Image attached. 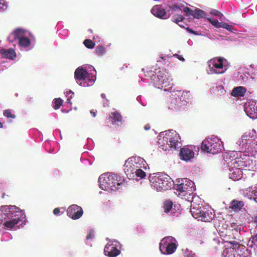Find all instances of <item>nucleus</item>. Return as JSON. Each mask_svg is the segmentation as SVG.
Instances as JSON below:
<instances>
[{
	"mask_svg": "<svg viewBox=\"0 0 257 257\" xmlns=\"http://www.w3.org/2000/svg\"><path fill=\"white\" fill-rule=\"evenodd\" d=\"M95 52L97 55L101 56L105 53L106 49L102 46H98L96 48Z\"/></svg>",
	"mask_w": 257,
	"mask_h": 257,
	"instance_id": "35",
	"label": "nucleus"
},
{
	"mask_svg": "<svg viewBox=\"0 0 257 257\" xmlns=\"http://www.w3.org/2000/svg\"><path fill=\"white\" fill-rule=\"evenodd\" d=\"M90 113L92 114L93 117H95L96 116V113L92 110L90 111Z\"/></svg>",
	"mask_w": 257,
	"mask_h": 257,
	"instance_id": "52",
	"label": "nucleus"
},
{
	"mask_svg": "<svg viewBox=\"0 0 257 257\" xmlns=\"http://www.w3.org/2000/svg\"><path fill=\"white\" fill-rule=\"evenodd\" d=\"M25 221L24 213L16 206H3L0 208V224L5 228L11 229L20 227Z\"/></svg>",
	"mask_w": 257,
	"mask_h": 257,
	"instance_id": "1",
	"label": "nucleus"
},
{
	"mask_svg": "<svg viewBox=\"0 0 257 257\" xmlns=\"http://www.w3.org/2000/svg\"><path fill=\"white\" fill-rule=\"evenodd\" d=\"M3 127V123L0 122V128H2Z\"/></svg>",
	"mask_w": 257,
	"mask_h": 257,
	"instance_id": "55",
	"label": "nucleus"
},
{
	"mask_svg": "<svg viewBox=\"0 0 257 257\" xmlns=\"http://www.w3.org/2000/svg\"><path fill=\"white\" fill-rule=\"evenodd\" d=\"M228 165L229 169V176L230 179L234 181L238 180L242 177V168H238L239 166H231V160H229L228 161H225Z\"/></svg>",
	"mask_w": 257,
	"mask_h": 257,
	"instance_id": "18",
	"label": "nucleus"
},
{
	"mask_svg": "<svg viewBox=\"0 0 257 257\" xmlns=\"http://www.w3.org/2000/svg\"><path fill=\"white\" fill-rule=\"evenodd\" d=\"M251 236L248 240L247 245L249 247L253 248L257 251V227L250 229Z\"/></svg>",
	"mask_w": 257,
	"mask_h": 257,
	"instance_id": "22",
	"label": "nucleus"
},
{
	"mask_svg": "<svg viewBox=\"0 0 257 257\" xmlns=\"http://www.w3.org/2000/svg\"><path fill=\"white\" fill-rule=\"evenodd\" d=\"M210 13L213 16L217 17L220 21H222L224 20V17L223 15L217 10H212L210 11Z\"/></svg>",
	"mask_w": 257,
	"mask_h": 257,
	"instance_id": "36",
	"label": "nucleus"
},
{
	"mask_svg": "<svg viewBox=\"0 0 257 257\" xmlns=\"http://www.w3.org/2000/svg\"><path fill=\"white\" fill-rule=\"evenodd\" d=\"M150 128H151V126L149 124H147L145 125V126H144V129L145 130H146V131H148V130H150Z\"/></svg>",
	"mask_w": 257,
	"mask_h": 257,
	"instance_id": "50",
	"label": "nucleus"
},
{
	"mask_svg": "<svg viewBox=\"0 0 257 257\" xmlns=\"http://www.w3.org/2000/svg\"><path fill=\"white\" fill-rule=\"evenodd\" d=\"M254 223L256 224V226L255 228L257 227V216H255L254 218Z\"/></svg>",
	"mask_w": 257,
	"mask_h": 257,
	"instance_id": "51",
	"label": "nucleus"
},
{
	"mask_svg": "<svg viewBox=\"0 0 257 257\" xmlns=\"http://www.w3.org/2000/svg\"><path fill=\"white\" fill-rule=\"evenodd\" d=\"M207 72L209 74H222L229 67L227 60L223 57H215L207 62Z\"/></svg>",
	"mask_w": 257,
	"mask_h": 257,
	"instance_id": "11",
	"label": "nucleus"
},
{
	"mask_svg": "<svg viewBox=\"0 0 257 257\" xmlns=\"http://www.w3.org/2000/svg\"><path fill=\"white\" fill-rule=\"evenodd\" d=\"M83 43L87 48H90V49L93 48L95 45L94 43H93L92 42V41H91L90 40H88V39L85 40L84 41Z\"/></svg>",
	"mask_w": 257,
	"mask_h": 257,
	"instance_id": "38",
	"label": "nucleus"
},
{
	"mask_svg": "<svg viewBox=\"0 0 257 257\" xmlns=\"http://www.w3.org/2000/svg\"><path fill=\"white\" fill-rule=\"evenodd\" d=\"M54 108L55 109H57L60 108V106L62 105L63 103V100L60 98H55L54 101Z\"/></svg>",
	"mask_w": 257,
	"mask_h": 257,
	"instance_id": "37",
	"label": "nucleus"
},
{
	"mask_svg": "<svg viewBox=\"0 0 257 257\" xmlns=\"http://www.w3.org/2000/svg\"><path fill=\"white\" fill-rule=\"evenodd\" d=\"M74 94V93L71 91H69V92L67 94V102L68 103H71L70 102V99L72 97L73 95Z\"/></svg>",
	"mask_w": 257,
	"mask_h": 257,
	"instance_id": "45",
	"label": "nucleus"
},
{
	"mask_svg": "<svg viewBox=\"0 0 257 257\" xmlns=\"http://www.w3.org/2000/svg\"><path fill=\"white\" fill-rule=\"evenodd\" d=\"M204 206H200L199 205L197 206H194L192 204L190 211L193 217L201 221V217L203 216L202 211H204Z\"/></svg>",
	"mask_w": 257,
	"mask_h": 257,
	"instance_id": "23",
	"label": "nucleus"
},
{
	"mask_svg": "<svg viewBox=\"0 0 257 257\" xmlns=\"http://www.w3.org/2000/svg\"><path fill=\"white\" fill-rule=\"evenodd\" d=\"M187 103L186 100H182L181 97L174 96L169 104L168 108L173 111L178 112L184 110Z\"/></svg>",
	"mask_w": 257,
	"mask_h": 257,
	"instance_id": "16",
	"label": "nucleus"
},
{
	"mask_svg": "<svg viewBox=\"0 0 257 257\" xmlns=\"http://www.w3.org/2000/svg\"><path fill=\"white\" fill-rule=\"evenodd\" d=\"M120 244L116 241L112 240L109 241L105 245L104 249V252L106 255L110 257H115L119 254L120 251Z\"/></svg>",
	"mask_w": 257,
	"mask_h": 257,
	"instance_id": "15",
	"label": "nucleus"
},
{
	"mask_svg": "<svg viewBox=\"0 0 257 257\" xmlns=\"http://www.w3.org/2000/svg\"><path fill=\"white\" fill-rule=\"evenodd\" d=\"M173 203L171 201L167 200L165 202L164 205V211L166 213L170 212L171 214L174 213V209L172 208Z\"/></svg>",
	"mask_w": 257,
	"mask_h": 257,
	"instance_id": "32",
	"label": "nucleus"
},
{
	"mask_svg": "<svg viewBox=\"0 0 257 257\" xmlns=\"http://www.w3.org/2000/svg\"><path fill=\"white\" fill-rule=\"evenodd\" d=\"M67 215L73 219H78L83 215L82 208L75 204L70 206L67 210Z\"/></svg>",
	"mask_w": 257,
	"mask_h": 257,
	"instance_id": "20",
	"label": "nucleus"
},
{
	"mask_svg": "<svg viewBox=\"0 0 257 257\" xmlns=\"http://www.w3.org/2000/svg\"><path fill=\"white\" fill-rule=\"evenodd\" d=\"M158 139L159 147L165 151L168 150L169 148L177 150L182 146L180 136L173 130L161 133Z\"/></svg>",
	"mask_w": 257,
	"mask_h": 257,
	"instance_id": "6",
	"label": "nucleus"
},
{
	"mask_svg": "<svg viewBox=\"0 0 257 257\" xmlns=\"http://www.w3.org/2000/svg\"><path fill=\"white\" fill-rule=\"evenodd\" d=\"M0 54L2 56L5 58L13 59L16 57V52L12 49L8 50L2 49L0 50Z\"/></svg>",
	"mask_w": 257,
	"mask_h": 257,
	"instance_id": "25",
	"label": "nucleus"
},
{
	"mask_svg": "<svg viewBox=\"0 0 257 257\" xmlns=\"http://www.w3.org/2000/svg\"><path fill=\"white\" fill-rule=\"evenodd\" d=\"M173 96H177L178 97H181V99H184L187 101V99H188L190 93L189 91H183L181 92L180 91H178L174 93V94L173 95Z\"/></svg>",
	"mask_w": 257,
	"mask_h": 257,
	"instance_id": "31",
	"label": "nucleus"
},
{
	"mask_svg": "<svg viewBox=\"0 0 257 257\" xmlns=\"http://www.w3.org/2000/svg\"><path fill=\"white\" fill-rule=\"evenodd\" d=\"M148 165L145 160L140 157L128 158L124 165V171L130 179L139 181L146 176L145 172Z\"/></svg>",
	"mask_w": 257,
	"mask_h": 257,
	"instance_id": "2",
	"label": "nucleus"
},
{
	"mask_svg": "<svg viewBox=\"0 0 257 257\" xmlns=\"http://www.w3.org/2000/svg\"><path fill=\"white\" fill-rule=\"evenodd\" d=\"M191 257H193V256H191Z\"/></svg>",
	"mask_w": 257,
	"mask_h": 257,
	"instance_id": "58",
	"label": "nucleus"
},
{
	"mask_svg": "<svg viewBox=\"0 0 257 257\" xmlns=\"http://www.w3.org/2000/svg\"><path fill=\"white\" fill-rule=\"evenodd\" d=\"M239 149L245 151L251 157L257 155V135L253 129L245 132L236 143Z\"/></svg>",
	"mask_w": 257,
	"mask_h": 257,
	"instance_id": "7",
	"label": "nucleus"
},
{
	"mask_svg": "<svg viewBox=\"0 0 257 257\" xmlns=\"http://www.w3.org/2000/svg\"><path fill=\"white\" fill-rule=\"evenodd\" d=\"M203 216L201 217V221L204 222H210L214 218V214L211 211L209 210L206 208H204V211H202Z\"/></svg>",
	"mask_w": 257,
	"mask_h": 257,
	"instance_id": "27",
	"label": "nucleus"
},
{
	"mask_svg": "<svg viewBox=\"0 0 257 257\" xmlns=\"http://www.w3.org/2000/svg\"><path fill=\"white\" fill-rule=\"evenodd\" d=\"M174 189L178 192V195L184 196L186 194H190L195 190L194 183L187 178L181 179L175 184Z\"/></svg>",
	"mask_w": 257,
	"mask_h": 257,
	"instance_id": "13",
	"label": "nucleus"
},
{
	"mask_svg": "<svg viewBox=\"0 0 257 257\" xmlns=\"http://www.w3.org/2000/svg\"><path fill=\"white\" fill-rule=\"evenodd\" d=\"M101 97L102 98H105V94H103V93H102L101 94Z\"/></svg>",
	"mask_w": 257,
	"mask_h": 257,
	"instance_id": "53",
	"label": "nucleus"
},
{
	"mask_svg": "<svg viewBox=\"0 0 257 257\" xmlns=\"http://www.w3.org/2000/svg\"><path fill=\"white\" fill-rule=\"evenodd\" d=\"M145 76L150 78L153 85L158 88L169 91L172 86L170 74L162 68H151L145 72Z\"/></svg>",
	"mask_w": 257,
	"mask_h": 257,
	"instance_id": "3",
	"label": "nucleus"
},
{
	"mask_svg": "<svg viewBox=\"0 0 257 257\" xmlns=\"http://www.w3.org/2000/svg\"><path fill=\"white\" fill-rule=\"evenodd\" d=\"M244 203L241 201L234 200H232L229 205V208L235 212L239 211L243 206Z\"/></svg>",
	"mask_w": 257,
	"mask_h": 257,
	"instance_id": "28",
	"label": "nucleus"
},
{
	"mask_svg": "<svg viewBox=\"0 0 257 257\" xmlns=\"http://www.w3.org/2000/svg\"><path fill=\"white\" fill-rule=\"evenodd\" d=\"M222 257H243L239 254L233 248H225L222 252Z\"/></svg>",
	"mask_w": 257,
	"mask_h": 257,
	"instance_id": "26",
	"label": "nucleus"
},
{
	"mask_svg": "<svg viewBox=\"0 0 257 257\" xmlns=\"http://www.w3.org/2000/svg\"><path fill=\"white\" fill-rule=\"evenodd\" d=\"M151 13L155 17L161 19H167L170 17L166 10L160 5L154 6L151 10Z\"/></svg>",
	"mask_w": 257,
	"mask_h": 257,
	"instance_id": "21",
	"label": "nucleus"
},
{
	"mask_svg": "<svg viewBox=\"0 0 257 257\" xmlns=\"http://www.w3.org/2000/svg\"><path fill=\"white\" fill-rule=\"evenodd\" d=\"M244 111L252 119L257 118V101L249 100L244 104Z\"/></svg>",
	"mask_w": 257,
	"mask_h": 257,
	"instance_id": "17",
	"label": "nucleus"
},
{
	"mask_svg": "<svg viewBox=\"0 0 257 257\" xmlns=\"http://www.w3.org/2000/svg\"><path fill=\"white\" fill-rule=\"evenodd\" d=\"M246 194L249 198L253 199L257 202V185L247 188Z\"/></svg>",
	"mask_w": 257,
	"mask_h": 257,
	"instance_id": "29",
	"label": "nucleus"
},
{
	"mask_svg": "<svg viewBox=\"0 0 257 257\" xmlns=\"http://www.w3.org/2000/svg\"><path fill=\"white\" fill-rule=\"evenodd\" d=\"M7 3L5 0H0V11H4L7 9Z\"/></svg>",
	"mask_w": 257,
	"mask_h": 257,
	"instance_id": "39",
	"label": "nucleus"
},
{
	"mask_svg": "<svg viewBox=\"0 0 257 257\" xmlns=\"http://www.w3.org/2000/svg\"><path fill=\"white\" fill-rule=\"evenodd\" d=\"M192 16L195 18L199 19L204 17L205 13L200 9H196L194 11H193Z\"/></svg>",
	"mask_w": 257,
	"mask_h": 257,
	"instance_id": "34",
	"label": "nucleus"
},
{
	"mask_svg": "<svg viewBox=\"0 0 257 257\" xmlns=\"http://www.w3.org/2000/svg\"><path fill=\"white\" fill-rule=\"evenodd\" d=\"M8 40L15 47L17 45L22 51L30 50L35 45L34 39L31 33L20 28L14 30L8 37Z\"/></svg>",
	"mask_w": 257,
	"mask_h": 257,
	"instance_id": "4",
	"label": "nucleus"
},
{
	"mask_svg": "<svg viewBox=\"0 0 257 257\" xmlns=\"http://www.w3.org/2000/svg\"><path fill=\"white\" fill-rule=\"evenodd\" d=\"M110 117L113 120L112 123L114 124L115 122H121L122 120V117L121 115L118 112L115 111L111 112Z\"/></svg>",
	"mask_w": 257,
	"mask_h": 257,
	"instance_id": "33",
	"label": "nucleus"
},
{
	"mask_svg": "<svg viewBox=\"0 0 257 257\" xmlns=\"http://www.w3.org/2000/svg\"><path fill=\"white\" fill-rule=\"evenodd\" d=\"M124 181L123 177L115 173H106L101 174L98 179L99 187L108 192L115 191Z\"/></svg>",
	"mask_w": 257,
	"mask_h": 257,
	"instance_id": "9",
	"label": "nucleus"
},
{
	"mask_svg": "<svg viewBox=\"0 0 257 257\" xmlns=\"http://www.w3.org/2000/svg\"><path fill=\"white\" fill-rule=\"evenodd\" d=\"M188 31H189V32L191 33H194V32L193 30H191V29H188Z\"/></svg>",
	"mask_w": 257,
	"mask_h": 257,
	"instance_id": "54",
	"label": "nucleus"
},
{
	"mask_svg": "<svg viewBox=\"0 0 257 257\" xmlns=\"http://www.w3.org/2000/svg\"><path fill=\"white\" fill-rule=\"evenodd\" d=\"M60 213V209L58 208H56L53 210V213L56 215H59Z\"/></svg>",
	"mask_w": 257,
	"mask_h": 257,
	"instance_id": "48",
	"label": "nucleus"
},
{
	"mask_svg": "<svg viewBox=\"0 0 257 257\" xmlns=\"http://www.w3.org/2000/svg\"><path fill=\"white\" fill-rule=\"evenodd\" d=\"M256 72H257V69H256Z\"/></svg>",
	"mask_w": 257,
	"mask_h": 257,
	"instance_id": "57",
	"label": "nucleus"
},
{
	"mask_svg": "<svg viewBox=\"0 0 257 257\" xmlns=\"http://www.w3.org/2000/svg\"><path fill=\"white\" fill-rule=\"evenodd\" d=\"M235 238L236 239H237V241H234L233 243L231 242V243H232L233 244L237 245L238 244L239 241L241 240V238H240L239 235H238V234H237L236 237H235Z\"/></svg>",
	"mask_w": 257,
	"mask_h": 257,
	"instance_id": "46",
	"label": "nucleus"
},
{
	"mask_svg": "<svg viewBox=\"0 0 257 257\" xmlns=\"http://www.w3.org/2000/svg\"><path fill=\"white\" fill-rule=\"evenodd\" d=\"M4 115L5 116H7L8 117H11L14 118H15V115L14 114H12L11 113V112L10 110H6L4 111Z\"/></svg>",
	"mask_w": 257,
	"mask_h": 257,
	"instance_id": "40",
	"label": "nucleus"
},
{
	"mask_svg": "<svg viewBox=\"0 0 257 257\" xmlns=\"http://www.w3.org/2000/svg\"><path fill=\"white\" fill-rule=\"evenodd\" d=\"M183 19V18L182 17V16L181 15H178L177 16V17L176 18H174V20L173 21L175 23H176L177 24H178L179 22H181Z\"/></svg>",
	"mask_w": 257,
	"mask_h": 257,
	"instance_id": "44",
	"label": "nucleus"
},
{
	"mask_svg": "<svg viewBox=\"0 0 257 257\" xmlns=\"http://www.w3.org/2000/svg\"><path fill=\"white\" fill-rule=\"evenodd\" d=\"M207 20L215 28H223L228 31L232 32L230 27L227 23L222 22V21L219 22L217 20L208 18Z\"/></svg>",
	"mask_w": 257,
	"mask_h": 257,
	"instance_id": "24",
	"label": "nucleus"
},
{
	"mask_svg": "<svg viewBox=\"0 0 257 257\" xmlns=\"http://www.w3.org/2000/svg\"><path fill=\"white\" fill-rule=\"evenodd\" d=\"M183 11L185 13L186 15L187 16L192 15L193 11L189 8H187V7L184 8L183 9Z\"/></svg>",
	"mask_w": 257,
	"mask_h": 257,
	"instance_id": "41",
	"label": "nucleus"
},
{
	"mask_svg": "<svg viewBox=\"0 0 257 257\" xmlns=\"http://www.w3.org/2000/svg\"><path fill=\"white\" fill-rule=\"evenodd\" d=\"M246 88L243 86H238L233 89L231 95L236 97L243 96L246 92Z\"/></svg>",
	"mask_w": 257,
	"mask_h": 257,
	"instance_id": "30",
	"label": "nucleus"
},
{
	"mask_svg": "<svg viewBox=\"0 0 257 257\" xmlns=\"http://www.w3.org/2000/svg\"><path fill=\"white\" fill-rule=\"evenodd\" d=\"M194 148L192 146H185L181 148L180 152L181 159L189 161L193 159L195 155Z\"/></svg>",
	"mask_w": 257,
	"mask_h": 257,
	"instance_id": "19",
	"label": "nucleus"
},
{
	"mask_svg": "<svg viewBox=\"0 0 257 257\" xmlns=\"http://www.w3.org/2000/svg\"><path fill=\"white\" fill-rule=\"evenodd\" d=\"M250 67L251 68H254V65L253 64H251L250 65Z\"/></svg>",
	"mask_w": 257,
	"mask_h": 257,
	"instance_id": "56",
	"label": "nucleus"
},
{
	"mask_svg": "<svg viewBox=\"0 0 257 257\" xmlns=\"http://www.w3.org/2000/svg\"><path fill=\"white\" fill-rule=\"evenodd\" d=\"M151 187L157 191L169 189L172 186V179L169 176L162 173L151 174L149 176Z\"/></svg>",
	"mask_w": 257,
	"mask_h": 257,
	"instance_id": "10",
	"label": "nucleus"
},
{
	"mask_svg": "<svg viewBox=\"0 0 257 257\" xmlns=\"http://www.w3.org/2000/svg\"><path fill=\"white\" fill-rule=\"evenodd\" d=\"M177 241L172 236H167L162 239L160 243V250L164 254H172L177 248Z\"/></svg>",
	"mask_w": 257,
	"mask_h": 257,
	"instance_id": "14",
	"label": "nucleus"
},
{
	"mask_svg": "<svg viewBox=\"0 0 257 257\" xmlns=\"http://www.w3.org/2000/svg\"><path fill=\"white\" fill-rule=\"evenodd\" d=\"M94 231L92 230H91L89 231L88 234L86 236L87 240L91 239L94 238Z\"/></svg>",
	"mask_w": 257,
	"mask_h": 257,
	"instance_id": "42",
	"label": "nucleus"
},
{
	"mask_svg": "<svg viewBox=\"0 0 257 257\" xmlns=\"http://www.w3.org/2000/svg\"><path fill=\"white\" fill-rule=\"evenodd\" d=\"M96 71L92 66H81L75 71V78L77 83L83 87L92 86L96 80Z\"/></svg>",
	"mask_w": 257,
	"mask_h": 257,
	"instance_id": "8",
	"label": "nucleus"
},
{
	"mask_svg": "<svg viewBox=\"0 0 257 257\" xmlns=\"http://www.w3.org/2000/svg\"><path fill=\"white\" fill-rule=\"evenodd\" d=\"M174 56H175V57L177 58L179 60L182 61H185V59H184V58L181 55H178V54H175L174 55Z\"/></svg>",
	"mask_w": 257,
	"mask_h": 257,
	"instance_id": "47",
	"label": "nucleus"
},
{
	"mask_svg": "<svg viewBox=\"0 0 257 257\" xmlns=\"http://www.w3.org/2000/svg\"><path fill=\"white\" fill-rule=\"evenodd\" d=\"M170 8L173 11H176L178 9V6L176 5L173 6L172 7L170 6Z\"/></svg>",
	"mask_w": 257,
	"mask_h": 257,
	"instance_id": "49",
	"label": "nucleus"
},
{
	"mask_svg": "<svg viewBox=\"0 0 257 257\" xmlns=\"http://www.w3.org/2000/svg\"><path fill=\"white\" fill-rule=\"evenodd\" d=\"M245 151H230L228 153H225L223 155V159L224 161L231 160V166H234L237 165L241 168H246L248 170H254L255 168V161L252 159V157H250Z\"/></svg>",
	"mask_w": 257,
	"mask_h": 257,
	"instance_id": "5",
	"label": "nucleus"
},
{
	"mask_svg": "<svg viewBox=\"0 0 257 257\" xmlns=\"http://www.w3.org/2000/svg\"><path fill=\"white\" fill-rule=\"evenodd\" d=\"M217 91H218L219 93L220 94H223L225 93V90L223 86L222 85H219L217 87Z\"/></svg>",
	"mask_w": 257,
	"mask_h": 257,
	"instance_id": "43",
	"label": "nucleus"
},
{
	"mask_svg": "<svg viewBox=\"0 0 257 257\" xmlns=\"http://www.w3.org/2000/svg\"><path fill=\"white\" fill-rule=\"evenodd\" d=\"M223 145L217 137L212 136L204 140L201 144V149L204 152L213 155L221 152Z\"/></svg>",
	"mask_w": 257,
	"mask_h": 257,
	"instance_id": "12",
	"label": "nucleus"
}]
</instances>
